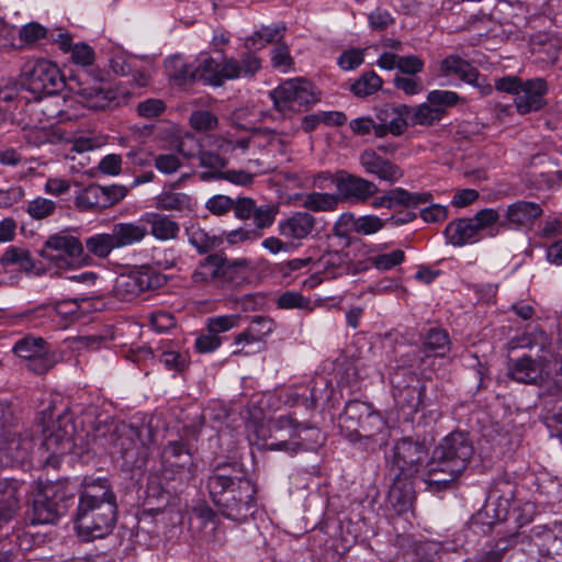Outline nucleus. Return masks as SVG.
Segmentation results:
<instances>
[{"mask_svg": "<svg viewBox=\"0 0 562 562\" xmlns=\"http://www.w3.org/2000/svg\"><path fill=\"white\" fill-rule=\"evenodd\" d=\"M274 108L283 115L300 112L318 101L313 85L303 79L294 78L282 82L270 92Z\"/></svg>", "mask_w": 562, "mask_h": 562, "instance_id": "13", "label": "nucleus"}, {"mask_svg": "<svg viewBox=\"0 0 562 562\" xmlns=\"http://www.w3.org/2000/svg\"><path fill=\"white\" fill-rule=\"evenodd\" d=\"M190 124L199 132L212 131L217 127V116L209 110H195L190 115Z\"/></svg>", "mask_w": 562, "mask_h": 562, "instance_id": "55", "label": "nucleus"}, {"mask_svg": "<svg viewBox=\"0 0 562 562\" xmlns=\"http://www.w3.org/2000/svg\"><path fill=\"white\" fill-rule=\"evenodd\" d=\"M222 262V254L209 255L199 262V265L191 273V282L195 285H205L210 283L218 284Z\"/></svg>", "mask_w": 562, "mask_h": 562, "instance_id": "32", "label": "nucleus"}, {"mask_svg": "<svg viewBox=\"0 0 562 562\" xmlns=\"http://www.w3.org/2000/svg\"><path fill=\"white\" fill-rule=\"evenodd\" d=\"M23 482L13 477L0 479V522L9 521L19 507Z\"/></svg>", "mask_w": 562, "mask_h": 562, "instance_id": "29", "label": "nucleus"}, {"mask_svg": "<svg viewBox=\"0 0 562 562\" xmlns=\"http://www.w3.org/2000/svg\"><path fill=\"white\" fill-rule=\"evenodd\" d=\"M274 322L269 316H255L247 328L250 330V336L255 335L259 341H266V338L274 330Z\"/></svg>", "mask_w": 562, "mask_h": 562, "instance_id": "58", "label": "nucleus"}, {"mask_svg": "<svg viewBox=\"0 0 562 562\" xmlns=\"http://www.w3.org/2000/svg\"><path fill=\"white\" fill-rule=\"evenodd\" d=\"M284 31L285 27L281 23L262 26L245 40V48L255 53L268 44L278 42L283 36Z\"/></svg>", "mask_w": 562, "mask_h": 562, "instance_id": "34", "label": "nucleus"}, {"mask_svg": "<svg viewBox=\"0 0 562 562\" xmlns=\"http://www.w3.org/2000/svg\"><path fill=\"white\" fill-rule=\"evenodd\" d=\"M38 254L57 268H66L70 266V260L82 256L83 245L78 237L61 231L49 235Z\"/></svg>", "mask_w": 562, "mask_h": 562, "instance_id": "15", "label": "nucleus"}, {"mask_svg": "<svg viewBox=\"0 0 562 562\" xmlns=\"http://www.w3.org/2000/svg\"><path fill=\"white\" fill-rule=\"evenodd\" d=\"M519 346L535 351L538 359H532L531 356L517 359L510 367L509 374L517 382L538 384L543 379L544 363L552 356L551 340L543 330L535 329L522 335Z\"/></svg>", "mask_w": 562, "mask_h": 562, "instance_id": "7", "label": "nucleus"}, {"mask_svg": "<svg viewBox=\"0 0 562 562\" xmlns=\"http://www.w3.org/2000/svg\"><path fill=\"white\" fill-rule=\"evenodd\" d=\"M474 454L473 442L469 435L452 431L435 447L428 462L427 490L441 492L451 488L463 474Z\"/></svg>", "mask_w": 562, "mask_h": 562, "instance_id": "5", "label": "nucleus"}, {"mask_svg": "<svg viewBox=\"0 0 562 562\" xmlns=\"http://www.w3.org/2000/svg\"><path fill=\"white\" fill-rule=\"evenodd\" d=\"M35 448L34 431L16 427L0 437L1 462L7 467L25 464Z\"/></svg>", "mask_w": 562, "mask_h": 562, "instance_id": "16", "label": "nucleus"}, {"mask_svg": "<svg viewBox=\"0 0 562 562\" xmlns=\"http://www.w3.org/2000/svg\"><path fill=\"white\" fill-rule=\"evenodd\" d=\"M156 207L162 211L191 212L194 201L187 193L168 191L156 198Z\"/></svg>", "mask_w": 562, "mask_h": 562, "instance_id": "37", "label": "nucleus"}, {"mask_svg": "<svg viewBox=\"0 0 562 562\" xmlns=\"http://www.w3.org/2000/svg\"><path fill=\"white\" fill-rule=\"evenodd\" d=\"M412 477L395 475L387 495V504L401 515L413 508L416 495Z\"/></svg>", "mask_w": 562, "mask_h": 562, "instance_id": "27", "label": "nucleus"}, {"mask_svg": "<svg viewBox=\"0 0 562 562\" xmlns=\"http://www.w3.org/2000/svg\"><path fill=\"white\" fill-rule=\"evenodd\" d=\"M368 23L372 31L382 32L395 23L394 16L383 8H376L368 14Z\"/></svg>", "mask_w": 562, "mask_h": 562, "instance_id": "59", "label": "nucleus"}, {"mask_svg": "<svg viewBox=\"0 0 562 562\" xmlns=\"http://www.w3.org/2000/svg\"><path fill=\"white\" fill-rule=\"evenodd\" d=\"M186 233L190 245L193 246L199 254H206L216 249L223 243L222 237L211 235L205 229L195 225L187 227Z\"/></svg>", "mask_w": 562, "mask_h": 562, "instance_id": "38", "label": "nucleus"}, {"mask_svg": "<svg viewBox=\"0 0 562 562\" xmlns=\"http://www.w3.org/2000/svg\"><path fill=\"white\" fill-rule=\"evenodd\" d=\"M116 518V496L109 481L85 479L74 515L75 529L81 540L104 538L113 530Z\"/></svg>", "mask_w": 562, "mask_h": 562, "instance_id": "3", "label": "nucleus"}, {"mask_svg": "<svg viewBox=\"0 0 562 562\" xmlns=\"http://www.w3.org/2000/svg\"><path fill=\"white\" fill-rule=\"evenodd\" d=\"M177 148H178V151L184 158H188V159L198 158L202 151V146H201L199 139L192 134H186L179 140Z\"/></svg>", "mask_w": 562, "mask_h": 562, "instance_id": "64", "label": "nucleus"}, {"mask_svg": "<svg viewBox=\"0 0 562 562\" xmlns=\"http://www.w3.org/2000/svg\"><path fill=\"white\" fill-rule=\"evenodd\" d=\"M240 342H246V345H251V349L247 348H236L233 350V356H250L258 352H261L266 349V341H259L255 335L250 336L249 328H245L243 331L237 334L234 338V345L240 346Z\"/></svg>", "mask_w": 562, "mask_h": 562, "instance_id": "51", "label": "nucleus"}, {"mask_svg": "<svg viewBox=\"0 0 562 562\" xmlns=\"http://www.w3.org/2000/svg\"><path fill=\"white\" fill-rule=\"evenodd\" d=\"M402 113L408 115L412 126H431L441 121L439 119V110L432 109L428 101L417 106L402 104Z\"/></svg>", "mask_w": 562, "mask_h": 562, "instance_id": "39", "label": "nucleus"}, {"mask_svg": "<svg viewBox=\"0 0 562 562\" xmlns=\"http://www.w3.org/2000/svg\"><path fill=\"white\" fill-rule=\"evenodd\" d=\"M2 266H19L20 269L30 272L35 268V263L31 257V252L26 249L10 247L0 259Z\"/></svg>", "mask_w": 562, "mask_h": 562, "instance_id": "46", "label": "nucleus"}, {"mask_svg": "<svg viewBox=\"0 0 562 562\" xmlns=\"http://www.w3.org/2000/svg\"><path fill=\"white\" fill-rule=\"evenodd\" d=\"M461 97L449 90H432L427 94V101L430 103L432 109L439 110V119L442 120L447 109L459 103Z\"/></svg>", "mask_w": 562, "mask_h": 562, "instance_id": "48", "label": "nucleus"}, {"mask_svg": "<svg viewBox=\"0 0 562 562\" xmlns=\"http://www.w3.org/2000/svg\"><path fill=\"white\" fill-rule=\"evenodd\" d=\"M394 86L407 95H415L424 90L423 81L416 76H398L394 77Z\"/></svg>", "mask_w": 562, "mask_h": 562, "instance_id": "61", "label": "nucleus"}, {"mask_svg": "<svg viewBox=\"0 0 562 562\" xmlns=\"http://www.w3.org/2000/svg\"><path fill=\"white\" fill-rule=\"evenodd\" d=\"M54 137V133L46 126H37L25 123L23 127V138L27 144L35 147L52 143Z\"/></svg>", "mask_w": 562, "mask_h": 562, "instance_id": "52", "label": "nucleus"}, {"mask_svg": "<svg viewBox=\"0 0 562 562\" xmlns=\"http://www.w3.org/2000/svg\"><path fill=\"white\" fill-rule=\"evenodd\" d=\"M240 322V315H218L206 318L205 329L215 336L226 333L234 327H237Z\"/></svg>", "mask_w": 562, "mask_h": 562, "instance_id": "54", "label": "nucleus"}, {"mask_svg": "<svg viewBox=\"0 0 562 562\" xmlns=\"http://www.w3.org/2000/svg\"><path fill=\"white\" fill-rule=\"evenodd\" d=\"M260 68V58L247 49L241 54L240 59L223 56L221 67L222 85L227 80L254 77Z\"/></svg>", "mask_w": 562, "mask_h": 562, "instance_id": "24", "label": "nucleus"}, {"mask_svg": "<svg viewBox=\"0 0 562 562\" xmlns=\"http://www.w3.org/2000/svg\"><path fill=\"white\" fill-rule=\"evenodd\" d=\"M339 199L333 193L312 192L302 200V205L312 212H329L337 207Z\"/></svg>", "mask_w": 562, "mask_h": 562, "instance_id": "44", "label": "nucleus"}, {"mask_svg": "<svg viewBox=\"0 0 562 562\" xmlns=\"http://www.w3.org/2000/svg\"><path fill=\"white\" fill-rule=\"evenodd\" d=\"M386 225L385 220L376 215H363L353 222V231L362 235H371L378 233Z\"/></svg>", "mask_w": 562, "mask_h": 562, "instance_id": "57", "label": "nucleus"}, {"mask_svg": "<svg viewBox=\"0 0 562 562\" xmlns=\"http://www.w3.org/2000/svg\"><path fill=\"white\" fill-rule=\"evenodd\" d=\"M316 226V218L307 211H297L279 221V234L288 240L301 243L307 238Z\"/></svg>", "mask_w": 562, "mask_h": 562, "instance_id": "25", "label": "nucleus"}, {"mask_svg": "<svg viewBox=\"0 0 562 562\" xmlns=\"http://www.w3.org/2000/svg\"><path fill=\"white\" fill-rule=\"evenodd\" d=\"M450 350L448 333L440 328H430L425 336L420 348L413 351L412 357L404 364L409 368H420L425 360L431 356L443 357Z\"/></svg>", "mask_w": 562, "mask_h": 562, "instance_id": "19", "label": "nucleus"}, {"mask_svg": "<svg viewBox=\"0 0 562 562\" xmlns=\"http://www.w3.org/2000/svg\"><path fill=\"white\" fill-rule=\"evenodd\" d=\"M13 351L23 359H42L44 364L43 368L38 370L40 373L49 370L53 366V362L45 358L47 356L46 341L41 337L26 336L19 339L13 347Z\"/></svg>", "mask_w": 562, "mask_h": 562, "instance_id": "30", "label": "nucleus"}, {"mask_svg": "<svg viewBox=\"0 0 562 562\" xmlns=\"http://www.w3.org/2000/svg\"><path fill=\"white\" fill-rule=\"evenodd\" d=\"M548 91L549 87L544 78L538 77L522 81L519 94L515 99L517 112L525 115L543 109L547 105L544 97Z\"/></svg>", "mask_w": 562, "mask_h": 562, "instance_id": "20", "label": "nucleus"}, {"mask_svg": "<svg viewBox=\"0 0 562 562\" xmlns=\"http://www.w3.org/2000/svg\"><path fill=\"white\" fill-rule=\"evenodd\" d=\"M83 424L88 427L87 435L94 445L119 452L126 469H140L148 457V445L151 441V430L148 427L122 425L117 427L110 417L94 416L87 413Z\"/></svg>", "mask_w": 562, "mask_h": 562, "instance_id": "4", "label": "nucleus"}, {"mask_svg": "<svg viewBox=\"0 0 562 562\" xmlns=\"http://www.w3.org/2000/svg\"><path fill=\"white\" fill-rule=\"evenodd\" d=\"M166 282L164 274L149 266H140L116 280L115 290L122 300L130 301L142 292L160 288Z\"/></svg>", "mask_w": 562, "mask_h": 562, "instance_id": "17", "label": "nucleus"}, {"mask_svg": "<svg viewBox=\"0 0 562 562\" xmlns=\"http://www.w3.org/2000/svg\"><path fill=\"white\" fill-rule=\"evenodd\" d=\"M359 162L364 171L390 184L398 181L403 176V170L389 159L376 154L375 150L364 149L359 157Z\"/></svg>", "mask_w": 562, "mask_h": 562, "instance_id": "23", "label": "nucleus"}, {"mask_svg": "<svg viewBox=\"0 0 562 562\" xmlns=\"http://www.w3.org/2000/svg\"><path fill=\"white\" fill-rule=\"evenodd\" d=\"M75 205L80 212H101L104 209L102 186L90 184L75 198Z\"/></svg>", "mask_w": 562, "mask_h": 562, "instance_id": "35", "label": "nucleus"}, {"mask_svg": "<svg viewBox=\"0 0 562 562\" xmlns=\"http://www.w3.org/2000/svg\"><path fill=\"white\" fill-rule=\"evenodd\" d=\"M222 345V338L215 336L209 330L202 331L195 339L194 347L200 353H209L215 351Z\"/></svg>", "mask_w": 562, "mask_h": 562, "instance_id": "63", "label": "nucleus"}, {"mask_svg": "<svg viewBox=\"0 0 562 562\" xmlns=\"http://www.w3.org/2000/svg\"><path fill=\"white\" fill-rule=\"evenodd\" d=\"M385 249L386 244L378 245L370 250L371 256L368 261L378 270L387 271L401 265L405 260V252L402 249H395L389 254L373 255L376 249Z\"/></svg>", "mask_w": 562, "mask_h": 562, "instance_id": "42", "label": "nucleus"}, {"mask_svg": "<svg viewBox=\"0 0 562 562\" xmlns=\"http://www.w3.org/2000/svg\"><path fill=\"white\" fill-rule=\"evenodd\" d=\"M440 544L435 541H422L415 547V555L420 562H436L440 554Z\"/></svg>", "mask_w": 562, "mask_h": 562, "instance_id": "62", "label": "nucleus"}, {"mask_svg": "<svg viewBox=\"0 0 562 562\" xmlns=\"http://www.w3.org/2000/svg\"><path fill=\"white\" fill-rule=\"evenodd\" d=\"M297 408L299 407L288 415L280 416L277 419V426L282 429L289 427L294 430L296 439L301 442V451L315 450L323 443L322 432L317 427L305 420H301L299 418Z\"/></svg>", "mask_w": 562, "mask_h": 562, "instance_id": "21", "label": "nucleus"}, {"mask_svg": "<svg viewBox=\"0 0 562 562\" xmlns=\"http://www.w3.org/2000/svg\"><path fill=\"white\" fill-rule=\"evenodd\" d=\"M145 225L137 222H120L111 226L108 233L93 234L85 239L89 255L98 259H106L114 249L126 248L139 244L147 236Z\"/></svg>", "mask_w": 562, "mask_h": 562, "instance_id": "9", "label": "nucleus"}, {"mask_svg": "<svg viewBox=\"0 0 562 562\" xmlns=\"http://www.w3.org/2000/svg\"><path fill=\"white\" fill-rule=\"evenodd\" d=\"M20 80L23 88L37 97L53 95L67 88L91 110L117 108L126 104L132 95L126 87H113L86 69L78 70L66 80L56 64L43 58L26 60L21 68Z\"/></svg>", "mask_w": 562, "mask_h": 562, "instance_id": "1", "label": "nucleus"}, {"mask_svg": "<svg viewBox=\"0 0 562 562\" xmlns=\"http://www.w3.org/2000/svg\"><path fill=\"white\" fill-rule=\"evenodd\" d=\"M162 474L166 480H178L188 483L196 474L198 464L188 442L183 440L168 441L161 452Z\"/></svg>", "mask_w": 562, "mask_h": 562, "instance_id": "12", "label": "nucleus"}, {"mask_svg": "<svg viewBox=\"0 0 562 562\" xmlns=\"http://www.w3.org/2000/svg\"><path fill=\"white\" fill-rule=\"evenodd\" d=\"M143 220L149 225L150 234L158 240H172L179 236L180 225L168 215L150 212L146 213Z\"/></svg>", "mask_w": 562, "mask_h": 562, "instance_id": "31", "label": "nucleus"}, {"mask_svg": "<svg viewBox=\"0 0 562 562\" xmlns=\"http://www.w3.org/2000/svg\"><path fill=\"white\" fill-rule=\"evenodd\" d=\"M50 314L53 321L59 317V326L67 327L70 323L80 317V305L77 299L50 301Z\"/></svg>", "mask_w": 562, "mask_h": 562, "instance_id": "40", "label": "nucleus"}, {"mask_svg": "<svg viewBox=\"0 0 562 562\" xmlns=\"http://www.w3.org/2000/svg\"><path fill=\"white\" fill-rule=\"evenodd\" d=\"M425 392V384L418 380L415 381V384L396 387V391L394 392V400L397 407L403 411L406 419L413 418L422 407Z\"/></svg>", "mask_w": 562, "mask_h": 562, "instance_id": "28", "label": "nucleus"}, {"mask_svg": "<svg viewBox=\"0 0 562 562\" xmlns=\"http://www.w3.org/2000/svg\"><path fill=\"white\" fill-rule=\"evenodd\" d=\"M158 349L161 351L159 355V361L167 370L181 372L189 366L187 353L171 349L169 348V345H161Z\"/></svg>", "mask_w": 562, "mask_h": 562, "instance_id": "49", "label": "nucleus"}, {"mask_svg": "<svg viewBox=\"0 0 562 562\" xmlns=\"http://www.w3.org/2000/svg\"><path fill=\"white\" fill-rule=\"evenodd\" d=\"M383 80L374 71L363 72L350 86V91L358 98H367L381 90Z\"/></svg>", "mask_w": 562, "mask_h": 562, "instance_id": "43", "label": "nucleus"}, {"mask_svg": "<svg viewBox=\"0 0 562 562\" xmlns=\"http://www.w3.org/2000/svg\"><path fill=\"white\" fill-rule=\"evenodd\" d=\"M168 67L172 68L169 70V76L179 85L199 81L196 66L188 65L179 57L171 59Z\"/></svg>", "mask_w": 562, "mask_h": 562, "instance_id": "47", "label": "nucleus"}, {"mask_svg": "<svg viewBox=\"0 0 562 562\" xmlns=\"http://www.w3.org/2000/svg\"><path fill=\"white\" fill-rule=\"evenodd\" d=\"M245 267L246 260H228L226 257L223 256L218 284L237 283L240 279L244 278L241 271L245 269Z\"/></svg>", "mask_w": 562, "mask_h": 562, "instance_id": "50", "label": "nucleus"}, {"mask_svg": "<svg viewBox=\"0 0 562 562\" xmlns=\"http://www.w3.org/2000/svg\"><path fill=\"white\" fill-rule=\"evenodd\" d=\"M371 405L361 401H349L339 416L341 434L349 432V436H357L359 424L364 419Z\"/></svg>", "mask_w": 562, "mask_h": 562, "instance_id": "33", "label": "nucleus"}, {"mask_svg": "<svg viewBox=\"0 0 562 562\" xmlns=\"http://www.w3.org/2000/svg\"><path fill=\"white\" fill-rule=\"evenodd\" d=\"M387 209L402 205L405 207H417L431 201L430 193H411L403 188H394L385 193Z\"/></svg>", "mask_w": 562, "mask_h": 562, "instance_id": "36", "label": "nucleus"}, {"mask_svg": "<svg viewBox=\"0 0 562 562\" xmlns=\"http://www.w3.org/2000/svg\"><path fill=\"white\" fill-rule=\"evenodd\" d=\"M221 67L222 59L217 60L211 56H202L198 59L196 65L199 80L214 87L222 86Z\"/></svg>", "mask_w": 562, "mask_h": 562, "instance_id": "41", "label": "nucleus"}, {"mask_svg": "<svg viewBox=\"0 0 562 562\" xmlns=\"http://www.w3.org/2000/svg\"><path fill=\"white\" fill-rule=\"evenodd\" d=\"M206 488L220 513L234 521H245L257 509L258 487L239 462L218 463L206 479Z\"/></svg>", "mask_w": 562, "mask_h": 562, "instance_id": "2", "label": "nucleus"}, {"mask_svg": "<svg viewBox=\"0 0 562 562\" xmlns=\"http://www.w3.org/2000/svg\"><path fill=\"white\" fill-rule=\"evenodd\" d=\"M72 495L68 494L60 484H47L38 490L34 495L31 509L27 512L32 525L55 524L63 516Z\"/></svg>", "mask_w": 562, "mask_h": 562, "instance_id": "11", "label": "nucleus"}, {"mask_svg": "<svg viewBox=\"0 0 562 562\" xmlns=\"http://www.w3.org/2000/svg\"><path fill=\"white\" fill-rule=\"evenodd\" d=\"M499 214L494 209H483L472 217L458 218L450 222L445 235L453 246L461 247L468 244H475L484 237H495L499 233Z\"/></svg>", "mask_w": 562, "mask_h": 562, "instance_id": "8", "label": "nucleus"}, {"mask_svg": "<svg viewBox=\"0 0 562 562\" xmlns=\"http://www.w3.org/2000/svg\"><path fill=\"white\" fill-rule=\"evenodd\" d=\"M336 189L338 199L349 202H364L379 191L374 182L346 170L336 172Z\"/></svg>", "mask_w": 562, "mask_h": 562, "instance_id": "18", "label": "nucleus"}, {"mask_svg": "<svg viewBox=\"0 0 562 562\" xmlns=\"http://www.w3.org/2000/svg\"><path fill=\"white\" fill-rule=\"evenodd\" d=\"M57 209V204L55 201L46 199V198H35L32 201H29L25 206V212L33 220H44L48 216L53 215Z\"/></svg>", "mask_w": 562, "mask_h": 562, "instance_id": "53", "label": "nucleus"}, {"mask_svg": "<svg viewBox=\"0 0 562 562\" xmlns=\"http://www.w3.org/2000/svg\"><path fill=\"white\" fill-rule=\"evenodd\" d=\"M43 441L37 449L40 461L55 467L59 457L71 449L74 426L67 408L57 411L54 405L41 412Z\"/></svg>", "mask_w": 562, "mask_h": 562, "instance_id": "6", "label": "nucleus"}, {"mask_svg": "<svg viewBox=\"0 0 562 562\" xmlns=\"http://www.w3.org/2000/svg\"><path fill=\"white\" fill-rule=\"evenodd\" d=\"M440 70L446 76H456L461 81L472 85L486 94L491 87L485 83V77L481 76L479 70L468 60L457 55H450L441 61Z\"/></svg>", "mask_w": 562, "mask_h": 562, "instance_id": "22", "label": "nucleus"}, {"mask_svg": "<svg viewBox=\"0 0 562 562\" xmlns=\"http://www.w3.org/2000/svg\"><path fill=\"white\" fill-rule=\"evenodd\" d=\"M385 428V422L380 413L375 412L370 407L368 414H366L364 419L359 424V429L361 434H367L371 436H375L381 430Z\"/></svg>", "mask_w": 562, "mask_h": 562, "instance_id": "60", "label": "nucleus"}, {"mask_svg": "<svg viewBox=\"0 0 562 562\" xmlns=\"http://www.w3.org/2000/svg\"><path fill=\"white\" fill-rule=\"evenodd\" d=\"M562 532V522L554 521L551 525H538L514 536L513 551L521 553L526 558L519 562H541L544 548H550L552 539H557Z\"/></svg>", "mask_w": 562, "mask_h": 562, "instance_id": "14", "label": "nucleus"}, {"mask_svg": "<svg viewBox=\"0 0 562 562\" xmlns=\"http://www.w3.org/2000/svg\"><path fill=\"white\" fill-rule=\"evenodd\" d=\"M543 210L539 203L519 200L507 206L505 221L501 227L522 228L532 226L541 217Z\"/></svg>", "mask_w": 562, "mask_h": 562, "instance_id": "26", "label": "nucleus"}, {"mask_svg": "<svg viewBox=\"0 0 562 562\" xmlns=\"http://www.w3.org/2000/svg\"><path fill=\"white\" fill-rule=\"evenodd\" d=\"M429 460V448L425 440L411 436L397 439L386 454V461L395 475L412 479L423 469L426 470L425 477H427Z\"/></svg>", "mask_w": 562, "mask_h": 562, "instance_id": "10", "label": "nucleus"}, {"mask_svg": "<svg viewBox=\"0 0 562 562\" xmlns=\"http://www.w3.org/2000/svg\"><path fill=\"white\" fill-rule=\"evenodd\" d=\"M543 422L551 437H557L562 442V398L546 402Z\"/></svg>", "mask_w": 562, "mask_h": 562, "instance_id": "45", "label": "nucleus"}, {"mask_svg": "<svg viewBox=\"0 0 562 562\" xmlns=\"http://www.w3.org/2000/svg\"><path fill=\"white\" fill-rule=\"evenodd\" d=\"M515 484L507 476H498L487 492V499L514 498Z\"/></svg>", "mask_w": 562, "mask_h": 562, "instance_id": "56", "label": "nucleus"}]
</instances>
